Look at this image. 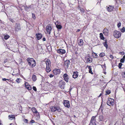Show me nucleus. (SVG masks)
<instances>
[{
  "mask_svg": "<svg viewBox=\"0 0 125 125\" xmlns=\"http://www.w3.org/2000/svg\"><path fill=\"white\" fill-rule=\"evenodd\" d=\"M27 61L28 62L29 65L31 68H33L36 66V62L33 58H28Z\"/></svg>",
  "mask_w": 125,
  "mask_h": 125,
  "instance_id": "obj_1",
  "label": "nucleus"
},
{
  "mask_svg": "<svg viewBox=\"0 0 125 125\" xmlns=\"http://www.w3.org/2000/svg\"><path fill=\"white\" fill-rule=\"evenodd\" d=\"M50 108L52 112H54L56 111L58 112H60L62 110L60 106L58 105H55L54 106H51Z\"/></svg>",
  "mask_w": 125,
  "mask_h": 125,
  "instance_id": "obj_2",
  "label": "nucleus"
},
{
  "mask_svg": "<svg viewBox=\"0 0 125 125\" xmlns=\"http://www.w3.org/2000/svg\"><path fill=\"white\" fill-rule=\"evenodd\" d=\"M65 83L64 81L61 80L58 83V86L61 89H64L65 87Z\"/></svg>",
  "mask_w": 125,
  "mask_h": 125,
  "instance_id": "obj_3",
  "label": "nucleus"
},
{
  "mask_svg": "<svg viewBox=\"0 0 125 125\" xmlns=\"http://www.w3.org/2000/svg\"><path fill=\"white\" fill-rule=\"evenodd\" d=\"M114 100L113 99H112L110 98H109L107 102V104L109 106L112 105H114Z\"/></svg>",
  "mask_w": 125,
  "mask_h": 125,
  "instance_id": "obj_4",
  "label": "nucleus"
},
{
  "mask_svg": "<svg viewBox=\"0 0 125 125\" xmlns=\"http://www.w3.org/2000/svg\"><path fill=\"white\" fill-rule=\"evenodd\" d=\"M113 35L115 37L118 38L121 36V33L119 31H115L113 32Z\"/></svg>",
  "mask_w": 125,
  "mask_h": 125,
  "instance_id": "obj_5",
  "label": "nucleus"
},
{
  "mask_svg": "<svg viewBox=\"0 0 125 125\" xmlns=\"http://www.w3.org/2000/svg\"><path fill=\"white\" fill-rule=\"evenodd\" d=\"M15 29V31L17 32L21 30V27L20 24L19 23H18L16 24Z\"/></svg>",
  "mask_w": 125,
  "mask_h": 125,
  "instance_id": "obj_6",
  "label": "nucleus"
},
{
  "mask_svg": "<svg viewBox=\"0 0 125 125\" xmlns=\"http://www.w3.org/2000/svg\"><path fill=\"white\" fill-rule=\"evenodd\" d=\"M70 64V61L69 60H67L65 61L64 66L66 69H68L69 67V65Z\"/></svg>",
  "mask_w": 125,
  "mask_h": 125,
  "instance_id": "obj_7",
  "label": "nucleus"
},
{
  "mask_svg": "<svg viewBox=\"0 0 125 125\" xmlns=\"http://www.w3.org/2000/svg\"><path fill=\"white\" fill-rule=\"evenodd\" d=\"M46 29L47 32L49 34H50L52 29L51 25L50 24H48L46 26Z\"/></svg>",
  "mask_w": 125,
  "mask_h": 125,
  "instance_id": "obj_8",
  "label": "nucleus"
},
{
  "mask_svg": "<svg viewBox=\"0 0 125 125\" xmlns=\"http://www.w3.org/2000/svg\"><path fill=\"white\" fill-rule=\"evenodd\" d=\"M25 85L26 88L28 90H31V85L29 84L28 82H25Z\"/></svg>",
  "mask_w": 125,
  "mask_h": 125,
  "instance_id": "obj_9",
  "label": "nucleus"
},
{
  "mask_svg": "<svg viewBox=\"0 0 125 125\" xmlns=\"http://www.w3.org/2000/svg\"><path fill=\"white\" fill-rule=\"evenodd\" d=\"M63 101L64 102L63 103V104L66 107L69 108L70 106L69 101L66 100H64Z\"/></svg>",
  "mask_w": 125,
  "mask_h": 125,
  "instance_id": "obj_10",
  "label": "nucleus"
},
{
  "mask_svg": "<svg viewBox=\"0 0 125 125\" xmlns=\"http://www.w3.org/2000/svg\"><path fill=\"white\" fill-rule=\"evenodd\" d=\"M53 72L54 75L59 74L60 73V70L59 69H56L55 70H53Z\"/></svg>",
  "mask_w": 125,
  "mask_h": 125,
  "instance_id": "obj_11",
  "label": "nucleus"
},
{
  "mask_svg": "<svg viewBox=\"0 0 125 125\" xmlns=\"http://www.w3.org/2000/svg\"><path fill=\"white\" fill-rule=\"evenodd\" d=\"M57 52L60 54H64L66 52L65 51L64 49H58L57 50Z\"/></svg>",
  "mask_w": 125,
  "mask_h": 125,
  "instance_id": "obj_12",
  "label": "nucleus"
},
{
  "mask_svg": "<svg viewBox=\"0 0 125 125\" xmlns=\"http://www.w3.org/2000/svg\"><path fill=\"white\" fill-rule=\"evenodd\" d=\"M95 118H92L90 124L89 125H96L95 123Z\"/></svg>",
  "mask_w": 125,
  "mask_h": 125,
  "instance_id": "obj_13",
  "label": "nucleus"
},
{
  "mask_svg": "<svg viewBox=\"0 0 125 125\" xmlns=\"http://www.w3.org/2000/svg\"><path fill=\"white\" fill-rule=\"evenodd\" d=\"M24 9L25 10L27 11H30L31 8V5L28 6H27L26 5L25 6Z\"/></svg>",
  "mask_w": 125,
  "mask_h": 125,
  "instance_id": "obj_14",
  "label": "nucleus"
},
{
  "mask_svg": "<svg viewBox=\"0 0 125 125\" xmlns=\"http://www.w3.org/2000/svg\"><path fill=\"white\" fill-rule=\"evenodd\" d=\"M36 38L38 40H39L41 39L42 36V34L41 33H37L36 35Z\"/></svg>",
  "mask_w": 125,
  "mask_h": 125,
  "instance_id": "obj_15",
  "label": "nucleus"
},
{
  "mask_svg": "<svg viewBox=\"0 0 125 125\" xmlns=\"http://www.w3.org/2000/svg\"><path fill=\"white\" fill-rule=\"evenodd\" d=\"M108 30L107 29H104L103 31V33L106 36L108 35Z\"/></svg>",
  "mask_w": 125,
  "mask_h": 125,
  "instance_id": "obj_16",
  "label": "nucleus"
},
{
  "mask_svg": "<svg viewBox=\"0 0 125 125\" xmlns=\"http://www.w3.org/2000/svg\"><path fill=\"white\" fill-rule=\"evenodd\" d=\"M63 78L64 80L66 82H68V75L66 73H65L63 75Z\"/></svg>",
  "mask_w": 125,
  "mask_h": 125,
  "instance_id": "obj_17",
  "label": "nucleus"
},
{
  "mask_svg": "<svg viewBox=\"0 0 125 125\" xmlns=\"http://www.w3.org/2000/svg\"><path fill=\"white\" fill-rule=\"evenodd\" d=\"M106 7H107V10L108 11H112L114 9V7L113 6H109V7H107V6Z\"/></svg>",
  "mask_w": 125,
  "mask_h": 125,
  "instance_id": "obj_18",
  "label": "nucleus"
},
{
  "mask_svg": "<svg viewBox=\"0 0 125 125\" xmlns=\"http://www.w3.org/2000/svg\"><path fill=\"white\" fill-rule=\"evenodd\" d=\"M78 76V73L77 72H74L73 73V77L74 78H77Z\"/></svg>",
  "mask_w": 125,
  "mask_h": 125,
  "instance_id": "obj_19",
  "label": "nucleus"
},
{
  "mask_svg": "<svg viewBox=\"0 0 125 125\" xmlns=\"http://www.w3.org/2000/svg\"><path fill=\"white\" fill-rule=\"evenodd\" d=\"M46 66H50L51 63L50 60L49 59H47L46 61Z\"/></svg>",
  "mask_w": 125,
  "mask_h": 125,
  "instance_id": "obj_20",
  "label": "nucleus"
},
{
  "mask_svg": "<svg viewBox=\"0 0 125 125\" xmlns=\"http://www.w3.org/2000/svg\"><path fill=\"white\" fill-rule=\"evenodd\" d=\"M33 115L37 117H40V115L39 112L37 110H36L35 112L33 113Z\"/></svg>",
  "mask_w": 125,
  "mask_h": 125,
  "instance_id": "obj_21",
  "label": "nucleus"
},
{
  "mask_svg": "<svg viewBox=\"0 0 125 125\" xmlns=\"http://www.w3.org/2000/svg\"><path fill=\"white\" fill-rule=\"evenodd\" d=\"M83 41L82 39H80L78 41V44L80 46H82L83 44Z\"/></svg>",
  "mask_w": 125,
  "mask_h": 125,
  "instance_id": "obj_22",
  "label": "nucleus"
},
{
  "mask_svg": "<svg viewBox=\"0 0 125 125\" xmlns=\"http://www.w3.org/2000/svg\"><path fill=\"white\" fill-rule=\"evenodd\" d=\"M32 79L33 81H36L37 80L36 76L34 74H33L32 76Z\"/></svg>",
  "mask_w": 125,
  "mask_h": 125,
  "instance_id": "obj_23",
  "label": "nucleus"
},
{
  "mask_svg": "<svg viewBox=\"0 0 125 125\" xmlns=\"http://www.w3.org/2000/svg\"><path fill=\"white\" fill-rule=\"evenodd\" d=\"M105 42L103 43V44L106 47V48H107L108 47V45L107 44V40L106 39L104 41Z\"/></svg>",
  "mask_w": 125,
  "mask_h": 125,
  "instance_id": "obj_24",
  "label": "nucleus"
},
{
  "mask_svg": "<svg viewBox=\"0 0 125 125\" xmlns=\"http://www.w3.org/2000/svg\"><path fill=\"white\" fill-rule=\"evenodd\" d=\"M92 59L90 57L88 58L87 59V62L91 63L92 62Z\"/></svg>",
  "mask_w": 125,
  "mask_h": 125,
  "instance_id": "obj_25",
  "label": "nucleus"
},
{
  "mask_svg": "<svg viewBox=\"0 0 125 125\" xmlns=\"http://www.w3.org/2000/svg\"><path fill=\"white\" fill-rule=\"evenodd\" d=\"M56 27L58 30H59V29H61L62 28V26L61 25L58 24L56 25Z\"/></svg>",
  "mask_w": 125,
  "mask_h": 125,
  "instance_id": "obj_26",
  "label": "nucleus"
},
{
  "mask_svg": "<svg viewBox=\"0 0 125 125\" xmlns=\"http://www.w3.org/2000/svg\"><path fill=\"white\" fill-rule=\"evenodd\" d=\"M100 37L101 39L102 40H104L105 39L104 37L103 34L102 33H100Z\"/></svg>",
  "mask_w": 125,
  "mask_h": 125,
  "instance_id": "obj_27",
  "label": "nucleus"
},
{
  "mask_svg": "<svg viewBox=\"0 0 125 125\" xmlns=\"http://www.w3.org/2000/svg\"><path fill=\"white\" fill-rule=\"evenodd\" d=\"M50 66H46V71L48 72L49 73L51 71L50 69Z\"/></svg>",
  "mask_w": 125,
  "mask_h": 125,
  "instance_id": "obj_28",
  "label": "nucleus"
},
{
  "mask_svg": "<svg viewBox=\"0 0 125 125\" xmlns=\"http://www.w3.org/2000/svg\"><path fill=\"white\" fill-rule=\"evenodd\" d=\"M92 56L94 58H97L98 56L97 54L94 52L92 53Z\"/></svg>",
  "mask_w": 125,
  "mask_h": 125,
  "instance_id": "obj_29",
  "label": "nucleus"
},
{
  "mask_svg": "<svg viewBox=\"0 0 125 125\" xmlns=\"http://www.w3.org/2000/svg\"><path fill=\"white\" fill-rule=\"evenodd\" d=\"M10 37V36L7 34L6 35L4 36V38L5 40L8 39Z\"/></svg>",
  "mask_w": 125,
  "mask_h": 125,
  "instance_id": "obj_30",
  "label": "nucleus"
},
{
  "mask_svg": "<svg viewBox=\"0 0 125 125\" xmlns=\"http://www.w3.org/2000/svg\"><path fill=\"white\" fill-rule=\"evenodd\" d=\"M105 55V53L104 52H102L99 54V56L101 57H102L104 56Z\"/></svg>",
  "mask_w": 125,
  "mask_h": 125,
  "instance_id": "obj_31",
  "label": "nucleus"
},
{
  "mask_svg": "<svg viewBox=\"0 0 125 125\" xmlns=\"http://www.w3.org/2000/svg\"><path fill=\"white\" fill-rule=\"evenodd\" d=\"M89 67V73H91L92 74H93V73L92 72V68H91V67Z\"/></svg>",
  "mask_w": 125,
  "mask_h": 125,
  "instance_id": "obj_32",
  "label": "nucleus"
},
{
  "mask_svg": "<svg viewBox=\"0 0 125 125\" xmlns=\"http://www.w3.org/2000/svg\"><path fill=\"white\" fill-rule=\"evenodd\" d=\"M31 110L33 113L34 112H35L37 110L35 107H33L32 108Z\"/></svg>",
  "mask_w": 125,
  "mask_h": 125,
  "instance_id": "obj_33",
  "label": "nucleus"
},
{
  "mask_svg": "<svg viewBox=\"0 0 125 125\" xmlns=\"http://www.w3.org/2000/svg\"><path fill=\"white\" fill-rule=\"evenodd\" d=\"M111 92L110 90H107L106 92V94L105 95L109 94L111 93Z\"/></svg>",
  "mask_w": 125,
  "mask_h": 125,
  "instance_id": "obj_34",
  "label": "nucleus"
},
{
  "mask_svg": "<svg viewBox=\"0 0 125 125\" xmlns=\"http://www.w3.org/2000/svg\"><path fill=\"white\" fill-rule=\"evenodd\" d=\"M9 20L12 23H14L15 22V21L12 18H9Z\"/></svg>",
  "mask_w": 125,
  "mask_h": 125,
  "instance_id": "obj_35",
  "label": "nucleus"
},
{
  "mask_svg": "<svg viewBox=\"0 0 125 125\" xmlns=\"http://www.w3.org/2000/svg\"><path fill=\"white\" fill-rule=\"evenodd\" d=\"M122 65V64L120 62L118 64V67L119 69H121V66Z\"/></svg>",
  "mask_w": 125,
  "mask_h": 125,
  "instance_id": "obj_36",
  "label": "nucleus"
},
{
  "mask_svg": "<svg viewBox=\"0 0 125 125\" xmlns=\"http://www.w3.org/2000/svg\"><path fill=\"white\" fill-rule=\"evenodd\" d=\"M121 32H124L125 31V28L124 27H123L121 30Z\"/></svg>",
  "mask_w": 125,
  "mask_h": 125,
  "instance_id": "obj_37",
  "label": "nucleus"
},
{
  "mask_svg": "<svg viewBox=\"0 0 125 125\" xmlns=\"http://www.w3.org/2000/svg\"><path fill=\"white\" fill-rule=\"evenodd\" d=\"M32 17L34 20H35L36 18L35 15L33 13H32Z\"/></svg>",
  "mask_w": 125,
  "mask_h": 125,
  "instance_id": "obj_38",
  "label": "nucleus"
},
{
  "mask_svg": "<svg viewBox=\"0 0 125 125\" xmlns=\"http://www.w3.org/2000/svg\"><path fill=\"white\" fill-rule=\"evenodd\" d=\"M122 75L123 77L125 78V71L122 72Z\"/></svg>",
  "mask_w": 125,
  "mask_h": 125,
  "instance_id": "obj_39",
  "label": "nucleus"
},
{
  "mask_svg": "<svg viewBox=\"0 0 125 125\" xmlns=\"http://www.w3.org/2000/svg\"><path fill=\"white\" fill-rule=\"evenodd\" d=\"M20 80H21L20 78H17L16 80V81L18 83H20V82L19 81Z\"/></svg>",
  "mask_w": 125,
  "mask_h": 125,
  "instance_id": "obj_40",
  "label": "nucleus"
},
{
  "mask_svg": "<svg viewBox=\"0 0 125 125\" xmlns=\"http://www.w3.org/2000/svg\"><path fill=\"white\" fill-rule=\"evenodd\" d=\"M32 89L35 91H37V89L35 86H33L32 87Z\"/></svg>",
  "mask_w": 125,
  "mask_h": 125,
  "instance_id": "obj_41",
  "label": "nucleus"
},
{
  "mask_svg": "<svg viewBox=\"0 0 125 125\" xmlns=\"http://www.w3.org/2000/svg\"><path fill=\"white\" fill-rule=\"evenodd\" d=\"M125 59H124L123 58L121 59L120 60V62H121V63H124V62Z\"/></svg>",
  "mask_w": 125,
  "mask_h": 125,
  "instance_id": "obj_42",
  "label": "nucleus"
},
{
  "mask_svg": "<svg viewBox=\"0 0 125 125\" xmlns=\"http://www.w3.org/2000/svg\"><path fill=\"white\" fill-rule=\"evenodd\" d=\"M15 115H9L8 116V117H15Z\"/></svg>",
  "mask_w": 125,
  "mask_h": 125,
  "instance_id": "obj_43",
  "label": "nucleus"
},
{
  "mask_svg": "<svg viewBox=\"0 0 125 125\" xmlns=\"http://www.w3.org/2000/svg\"><path fill=\"white\" fill-rule=\"evenodd\" d=\"M7 61H8V59H6L4 60V62H3L4 63H6V62H7Z\"/></svg>",
  "mask_w": 125,
  "mask_h": 125,
  "instance_id": "obj_44",
  "label": "nucleus"
},
{
  "mask_svg": "<svg viewBox=\"0 0 125 125\" xmlns=\"http://www.w3.org/2000/svg\"><path fill=\"white\" fill-rule=\"evenodd\" d=\"M121 23H119L117 24V26H118V27L119 28L120 27V26H121Z\"/></svg>",
  "mask_w": 125,
  "mask_h": 125,
  "instance_id": "obj_45",
  "label": "nucleus"
},
{
  "mask_svg": "<svg viewBox=\"0 0 125 125\" xmlns=\"http://www.w3.org/2000/svg\"><path fill=\"white\" fill-rule=\"evenodd\" d=\"M23 121H24V122H25V123H27V122L28 121V120L27 119H26L24 120Z\"/></svg>",
  "mask_w": 125,
  "mask_h": 125,
  "instance_id": "obj_46",
  "label": "nucleus"
},
{
  "mask_svg": "<svg viewBox=\"0 0 125 125\" xmlns=\"http://www.w3.org/2000/svg\"><path fill=\"white\" fill-rule=\"evenodd\" d=\"M110 57L111 59H112L114 58L113 56L112 55H110Z\"/></svg>",
  "mask_w": 125,
  "mask_h": 125,
  "instance_id": "obj_47",
  "label": "nucleus"
},
{
  "mask_svg": "<svg viewBox=\"0 0 125 125\" xmlns=\"http://www.w3.org/2000/svg\"><path fill=\"white\" fill-rule=\"evenodd\" d=\"M49 76L50 77V78H52V77L53 76V75L52 74H50L49 75Z\"/></svg>",
  "mask_w": 125,
  "mask_h": 125,
  "instance_id": "obj_48",
  "label": "nucleus"
},
{
  "mask_svg": "<svg viewBox=\"0 0 125 125\" xmlns=\"http://www.w3.org/2000/svg\"><path fill=\"white\" fill-rule=\"evenodd\" d=\"M35 122L34 121V120H32L31 121H30V123H33Z\"/></svg>",
  "mask_w": 125,
  "mask_h": 125,
  "instance_id": "obj_49",
  "label": "nucleus"
},
{
  "mask_svg": "<svg viewBox=\"0 0 125 125\" xmlns=\"http://www.w3.org/2000/svg\"><path fill=\"white\" fill-rule=\"evenodd\" d=\"M14 119V120H15V118H10L9 119L11 120L12 119Z\"/></svg>",
  "mask_w": 125,
  "mask_h": 125,
  "instance_id": "obj_50",
  "label": "nucleus"
},
{
  "mask_svg": "<svg viewBox=\"0 0 125 125\" xmlns=\"http://www.w3.org/2000/svg\"><path fill=\"white\" fill-rule=\"evenodd\" d=\"M119 53H121L122 55H124L125 54V52H120Z\"/></svg>",
  "mask_w": 125,
  "mask_h": 125,
  "instance_id": "obj_51",
  "label": "nucleus"
},
{
  "mask_svg": "<svg viewBox=\"0 0 125 125\" xmlns=\"http://www.w3.org/2000/svg\"><path fill=\"white\" fill-rule=\"evenodd\" d=\"M7 80V79L5 78H3L2 79V80L3 81H6Z\"/></svg>",
  "mask_w": 125,
  "mask_h": 125,
  "instance_id": "obj_52",
  "label": "nucleus"
},
{
  "mask_svg": "<svg viewBox=\"0 0 125 125\" xmlns=\"http://www.w3.org/2000/svg\"><path fill=\"white\" fill-rule=\"evenodd\" d=\"M42 40L43 41H46V39L45 37H44L42 39Z\"/></svg>",
  "mask_w": 125,
  "mask_h": 125,
  "instance_id": "obj_53",
  "label": "nucleus"
},
{
  "mask_svg": "<svg viewBox=\"0 0 125 125\" xmlns=\"http://www.w3.org/2000/svg\"><path fill=\"white\" fill-rule=\"evenodd\" d=\"M80 10L81 11V12H83V8H81V9H80Z\"/></svg>",
  "mask_w": 125,
  "mask_h": 125,
  "instance_id": "obj_54",
  "label": "nucleus"
},
{
  "mask_svg": "<svg viewBox=\"0 0 125 125\" xmlns=\"http://www.w3.org/2000/svg\"><path fill=\"white\" fill-rule=\"evenodd\" d=\"M12 75H14L13 74H12ZM15 75H19V73H17V74H14Z\"/></svg>",
  "mask_w": 125,
  "mask_h": 125,
  "instance_id": "obj_55",
  "label": "nucleus"
},
{
  "mask_svg": "<svg viewBox=\"0 0 125 125\" xmlns=\"http://www.w3.org/2000/svg\"><path fill=\"white\" fill-rule=\"evenodd\" d=\"M102 95V93H101L100 95H99V96H98V97H100V96H101V95Z\"/></svg>",
  "mask_w": 125,
  "mask_h": 125,
  "instance_id": "obj_56",
  "label": "nucleus"
},
{
  "mask_svg": "<svg viewBox=\"0 0 125 125\" xmlns=\"http://www.w3.org/2000/svg\"><path fill=\"white\" fill-rule=\"evenodd\" d=\"M123 58L124 59H125V55L123 56Z\"/></svg>",
  "mask_w": 125,
  "mask_h": 125,
  "instance_id": "obj_57",
  "label": "nucleus"
},
{
  "mask_svg": "<svg viewBox=\"0 0 125 125\" xmlns=\"http://www.w3.org/2000/svg\"><path fill=\"white\" fill-rule=\"evenodd\" d=\"M69 93L70 94V88H69Z\"/></svg>",
  "mask_w": 125,
  "mask_h": 125,
  "instance_id": "obj_58",
  "label": "nucleus"
},
{
  "mask_svg": "<svg viewBox=\"0 0 125 125\" xmlns=\"http://www.w3.org/2000/svg\"><path fill=\"white\" fill-rule=\"evenodd\" d=\"M87 67H88V68H89V67H91L92 66H89L88 65H87Z\"/></svg>",
  "mask_w": 125,
  "mask_h": 125,
  "instance_id": "obj_59",
  "label": "nucleus"
},
{
  "mask_svg": "<svg viewBox=\"0 0 125 125\" xmlns=\"http://www.w3.org/2000/svg\"><path fill=\"white\" fill-rule=\"evenodd\" d=\"M4 67H9V66H4Z\"/></svg>",
  "mask_w": 125,
  "mask_h": 125,
  "instance_id": "obj_60",
  "label": "nucleus"
},
{
  "mask_svg": "<svg viewBox=\"0 0 125 125\" xmlns=\"http://www.w3.org/2000/svg\"><path fill=\"white\" fill-rule=\"evenodd\" d=\"M1 11V12L4 11V10H3V9Z\"/></svg>",
  "mask_w": 125,
  "mask_h": 125,
  "instance_id": "obj_61",
  "label": "nucleus"
},
{
  "mask_svg": "<svg viewBox=\"0 0 125 125\" xmlns=\"http://www.w3.org/2000/svg\"><path fill=\"white\" fill-rule=\"evenodd\" d=\"M18 72L19 73L20 72V71L19 69H18Z\"/></svg>",
  "mask_w": 125,
  "mask_h": 125,
  "instance_id": "obj_62",
  "label": "nucleus"
},
{
  "mask_svg": "<svg viewBox=\"0 0 125 125\" xmlns=\"http://www.w3.org/2000/svg\"><path fill=\"white\" fill-rule=\"evenodd\" d=\"M80 29H78V30H77V31H80Z\"/></svg>",
  "mask_w": 125,
  "mask_h": 125,
  "instance_id": "obj_63",
  "label": "nucleus"
},
{
  "mask_svg": "<svg viewBox=\"0 0 125 125\" xmlns=\"http://www.w3.org/2000/svg\"><path fill=\"white\" fill-rule=\"evenodd\" d=\"M5 13H6V14L7 15V13L6 12H5Z\"/></svg>",
  "mask_w": 125,
  "mask_h": 125,
  "instance_id": "obj_64",
  "label": "nucleus"
}]
</instances>
